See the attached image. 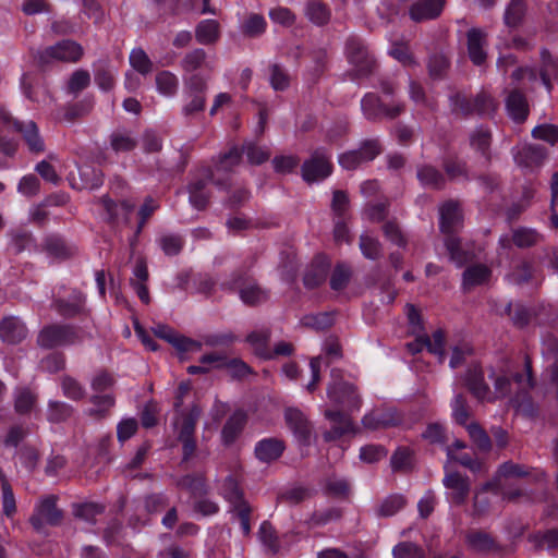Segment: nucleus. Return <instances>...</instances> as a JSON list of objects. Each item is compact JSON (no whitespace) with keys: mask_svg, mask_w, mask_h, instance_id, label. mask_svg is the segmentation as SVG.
I'll list each match as a JSON object with an SVG mask.
<instances>
[{"mask_svg":"<svg viewBox=\"0 0 558 558\" xmlns=\"http://www.w3.org/2000/svg\"><path fill=\"white\" fill-rule=\"evenodd\" d=\"M206 59V52L203 49H195L187 53L182 60V66L185 71L192 72L201 68Z\"/></svg>","mask_w":558,"mask_h":558,"instance_id":"61","label":"nucleus"},{"mask_svg":"<svg viewBox=\"0 0 558 558\" xmlns=\"http://www.w3.org/2000/svg\"><path fill=\"white\" fill-rule=\"evenodd\" d=\"M284 418L301 444H308L311 439V425L305 414L296 408H288L284 412Z\"/></svg>","mask_w":558,"mask_h":558,"instance_id":"18","label":"nucleus"},{"mask_svg":"<svg viewBox=\"0 0 558 558\" xmlns=\"http://www.w3.org/2000/svg\"><path fill=\"white\" fill-rule=\"evenodd\" d=\"M117 71L111 68H99L95 73V82L101 90H110L114 85Z\"/></svg>","mask_w":558,"mask_h":558,"instance_id":"51","label":"nucleus"},{"mask_svg":"<svg viewBox=\"0 0 558 558\" xmlns=\"http://www.w3.org/2000/svg\"><path fill=\"white\" fill-rule=\"evenodd\" d=\"M506 108L509 117L522 122L527 117V104L524 96L518 92L511 93L506 100Z\"/></svg>","mask_w":558,"mask_h":558,"instance_id":"29","label":"nucleus"},{"mask_svg":"<svg viewBox=\"0 0 558 558\" xmlns=\"http://www.w3.org/2000/svg\"><path fill=\"white\" fill-rule=\"evenodd\" d=\"M361 108L366 119L377 120L381 118L393 119L403 111V106L396 104L387 106L375 94H367L361 101Z\"/></svg>","mask_w":558,"mask_h":558,"instance_id":"9","label":"nucleus"},{"mask_svg":"<svg viewBox=\"0 0 558 558\" xmlns=\"http://www.w3.org/2000/svg\"><path fill=\"white\" fill-rule=\"evenodd\" d=\"M345 53L349 62L356 68V74L359 76L366 75L371 72L374 61L360 39H349L345 46Z\"/></svg>","mask_w":558,"mask_h":558,"instance_id":"11","label":"nucleus"},{"mask_svg":"<svg viewBox=\"0 0 558 558\" xmlns=\"http://www.w3.org/2000/svg\"><path fill=\"white\" fill-rule=\"evenodd\" d=\"M405 504L402 495H390L378 507V514L381 517H391L400 511Z\"/></svg>","mask_w":558,"mask_h":558,"instance_id":"43","label":"nucleus"},{"mask_svg":"<svg viewBox=\"0 0 558 558\" xmlns=\"http://www.w3.org/2000/svg\"><path fill=\"white\" fill-rule=\"evenodd\" d=\"M206 82L198 75H193L186 83L185 94L189 98L183 107V113L191 116L195 112L202 111L205 106Z\"/></svg>","mask_w":558,"mask_h":558,"instance_id":"13","label":"nucleus"},{"mask_svg":"<svg viewBox=\"0 0 558 558\" xmlns=\"http://www.w3.org/2000/svg\"><path fill=\"white\" fill-rule=\"evenodd\" d=\"M415 336V340L408 343V349L411 353L415 354L423 349H427L428 352L438 356L439 362L442 363L445 360L444 345H445V336L441 330H436L433 333L432 339L428 338L425 333H413Z\"/></svg>","mask_w":558,"mask_h":558,"instance_id":"12","label":"nucleus"},{"mask_svg":"<svg viewBox=\"0 0 558 558\" xmlns=\"http://www.w3.org/2000/svg\"><path fill=\"white\" fill-rule=\"evenodd\" d=\"M233 289L238 290L241 301L247 305H255L267 300L268 294L254 281L236 279L233 282Z\"/></svg>","mask_w":558,"mask_h":558,"instance_id":"21","label":"nucleus"},{"mask_svg":"<svg viewBox=\"0 0 558 558\" xmlns=\"http://www.w3.org/2000/svg\"><path fill=\"white\" fill-rule=\"evenodd\" d=\"M489 377L494 380V390L484 381V375L477 365L468 371L465 383L471 393L480 401L493 402L497 399L512 396L511 401L520 408V398L524 397L532 388L531 365L525 361L524 374H513L508 368L492 369Z\"/></svg>","mask_w":558,"mask_h":558,"instance_id":"1","label":"nucleus"},{"mask_svg":"<svg viewBox=\"0 0 558 558\" xmlns=\"http://www.w3.org/2000/svg\"><path fill=\"white\" fill-rule=\"evenodd\" d=\"M462 226V214L459 205L454 202H447L439 208V229L445 235V246L450 259L458 266H462L468 259V253L462 251L461 242L453 234Z\"/></svg>","mask_w":558,"mask_h":558,"instance_id":"3","label":"nucleus"},{"mask_svg":"<svg viewBox=\"0 0 558 558\" xmlns=\"http://www.w3.org/2000/svg\"><path fill=\"white\" fill-rule=\"evenodd\" d=\"M90 82V75L85 70L75 71L68 83V88L71 93L76 94L86 88Z\"/></svg>","mask_w":558,"mask_h":558,"instance_id":"60","label":"nucleus"},{"mask_svg":"<svg viewBox=\"0 0 558 558\" xmlns=\"http://www.w3.org/2000/svg\"><path fill=\"white\" fill-rule=\"evenodd\" d=\"M36 403V396L27 388H19L14 393V408L20 414L28 413Z\"/></svg>","mask_w":558,"mask_h":558,"instance_id":"38","label":"nucleus"},{"mask_svg":"<svg viewBox=\"0 0 558 558\" xmlns=\"http://www.w3.org/2000/svg\"><path fill=\"white\" fill-rule=\"evenodd\" d=\"M38 190L39 180L34 174L24 175L17 184V192L27 197L36 195Z\"/></svg>","mask_w":558,"mask_h":558,"instance_id":"63","label":"nucleus"},{"mask_svg":"<svg viewBox=\"0 0 558 558\" xmlns=\"http://www.w3.org/2000/svg\"><path fill=\"white\" fill-rule=\"evenodd\" d=\"M379 145L376 141H367L360 149L341 154L339 156V165L345 170H353L362 162L373 160L379 154Z\"/></svg>","mask_w":558,"mask_h":558,"instance_id":"10","label":"nucleus"},{"mask_svg":"<svg viewBox=\"0 0 558 558\" xmlns=\"http://www.w3.org/2000/svg\"><path fill=\"white\" fill-rule=\"evenodd\" d=\"M470 145L483 156H487L490 146V132L483 126L477 128L470 135Z\"/></svg>","mask_w":558,"mask_h":558,"instance_id":"39","label":"nucleus"},{"mask_svg":"<svg viewBox=\"0 0 558 558\" xmlns=\"http://www.w3.org/2000/svg\"><path fill=\"white\" fill-rule=\"evenodd\" d=\"M492 276L490 269L485 265H473L468 267L462 276L463 289L471 290L472 288L488 282Z\"/></svg>","mask_w":558,"mask_h":558,"instance_id":"26","label":"nucleus"},{"mask_svg":"<svg viewBox=\"0 0 558 558\" xmlns=\"http://www.w3.org/2000/svg\"><path fill=\"white\" fill-rule=\"evenodd\" d=\"M243 153L246 154V157L248 161L253 165H260L262 162L266 161L269 156L270 151L266 147H259L254 144H245L243 146Z\"/></svg>","mask_w":558,"mask_h":558,"instance_id":"54","label":"nucleus"},{"mask_svg":"<svg viewBox=\"0 0 558 558\" xmlns=\"http://www.w3.org/2000/svg\"><path fill=\"white\" fill-rule=\"evenodd\" d=\"M179 487L186 489L193 496H202L206 492V485L203 476H184L179 483Z\"/></svg>","mask_w":558,"mask_h":558,"instance_id":"50","label":"nucleus"},{"mask_svg":"<svg viewBox=\"0 0 558 558\" xmlns=\"http://www.w3.org/2000/svg\"><path fill=\"white\" fill-rule=\"evenodd\" d=\"M220 492L225 499L229 501L230 508L246 502L242 498V493L239 488L238 482L232 476H227L223 480L220 486Z\"/></svg>","mask_w":558,"mask_h":558,"instance_id":"35","label":"nucleus"},{"mask_svg":"<svg viewBox=\"0 0 558 558\" xmlns=\"http://www.w3.org/2000/svg\"><path fill=\"white\" fill-rule=\"evenodd\" d=\"M61 388L63 395L70 399L77 400L84 396V388L82 385L70 376L62 377Z\"/></svg>","mask_w":558,"mask_h":558,"instance_id":"57","label":"nucleus"},{"mask_svg":"<svg viewBox=\"0 0 558 558\" xmlns=\"http://www.w3.org/2000/svg\"><path fill=\"white\" fill-rule=\"evenodd\" d=\"M466 430L471 440L481 449L488 450L490 448V439L486 432L476 423L466 425Z\"/></svg>","mask_w":558,"mask_h":558,"instance_id":"49","label":"nucleus"},{"mask_svg":"<svg viewBox=\"0 0 558 558\" xmlns=\"http://www.w3.org/2000/svg\"><path fill=\"white\" fill-rule=\"evenodd\" d=\"M445 0H420L410 9V17L422 22L437 17L444 9Z\"/></svg>","mask_w":558,"mask_h":558,"instance_id":"23","label":"nucleus"},{"mask_svg":"<svg viewBox=\"0 0 558 558\" xmlns=\"http://www.w3.org/2000/svg\"><path fill=\"white\" fill-rule=\"evenodd\" d=\"M207 179L195 180L189 185V201L190 204L197 210L206 207L209 194L206 191Z\"/></svg>","mask_w":558,"mask_h":558,"instance_id":"31","label":"nucleus"},{"mask_svg":"<svg viewBox=\"0 0 558 558\" xmlns=\"http://www.w3.org/2000/svg\"><path fill=\"white\" fill-rule=\"evenodd\" d=\"M130 63L136 72L143 75L149 73L153 66L151 61L147 57L146 52L141 48L132 50L130 53Z\"/></svg>","mask_w":558,"mask_h":558,"instance_id":"44","label":"nucleus"},{"mask_svg":"<svg viewBox=\"0 0 558 558\" xmlns=\"http://www.w3.org/2000/svg\"><path fill=\"white\" fill-rule=\"evenodd\" d=\"M388 53L393 59L399 61L405 66H411L415 64V60L410 52L409 46L407 41L403 39H390V47L388 48Z\"/></svg>","mask_w":558,"mask_h":558,"instance_id":"34","label":"nucleus"},{"mask_svg":"<svg viewBox=\"0 0 558 558\" xmlns=\"http://www.w3.org/2000/svg\"><path fill=\"white\" fill-rule=\"evenodd\" d=\"M156 87L159 94L170 97L178 89V78L169 71H162L156 76Z\"/></svg>","mask_w":558,"mask_h":558,"instance_id":"37","label":"nucleus"},{"mask_svg":"<svg viewBox=\"0 0 558 558\" xmlns=\"http://www.w3.org/2000/svg\"><path fill=\"white\" fill-rule=\"evenodd\" d=\"M393 558H424V549L412 542H401L392 549Z\"/></svg>","mask_w":558,"mask_h":558,"instance_id":"40","label":"nucleus"},{"mask_svg":"<svg viewBox=\"0 0 558 558\" xmlns=\"http://www.w3.org/2000/svg\"><path fill=\"white\" fill-rule=\"evenodd\" d=\"M512 240L519 247H527L538 241V233L532 229L521 228L513 232Z\"/></svg>","mask_w":558,"mask_h":558,"instance_id":"58","label":"nucleus"},{"mask_svg":"<svg viewBox=\"0 0 558 558\" xmlns=\"http://www.w3.org/2000/svg\"><path fill=\"white\" fill-rule=\"evenodd\" d=\"M267 75L270 86L277 92L286 90L290 85V74L279 63L269 64Z\"/></svg>","mask_w":558,"mask_h":558,"instance_id":"32","label":"nucleus"},{"mask_svg":"<svg viewBox=\"0 0 558 558\" xmlns=\"http://www.w3.org/2000/svg\"><path fill=\"white\" fill-rule=\"evenodd\" d=\"M329 400L340 410H326L325 417L331 423L330 430L324 434L326 441H332L347 434H355L357 428L348 413L359 411L361 398L353 385L333 380L328 389Z\"/></svg>","mask_w":558,"mask_h":558,"instance_id":"2","label":"nucleus"},{"mask_svg":"<svg viewBox=\"0 0 558 558\" xmlns=\"http://www.w3.org/2000/svg\"><path fill=\"white\" fill-rule=\"evenodd\" d=\"M75 332L66 326H49L44 328L38 336V343L44 348H53L73 343Z\"/></svg>","mask_w":558,"mask_h":558,"instance_id":"15","label":"nucleus"},{"mask_svg":"<svg viewBox=\"0 0 558 558\" xmlns=\"http://www.w3.org/2000/svg\"><path fill=\"white\" fill-rule=\"evenodd\" d=\"M305 14L308 20L317 25H322L329 20V12L320 2H310L306 7Z\"/></svg>","mask_w":558,"mask_h":558,"instance_id":"48","label":"nucleus"},{"mask_svg":"<svg viewBox=\"0 0 558 558\" xmlns=\"http://www.w3.org/2000/svg\"><path fill=\"white\" fill-rule=\"evenodd\" d=\"M525 12L523 0H511L505 12V22L508 26H517Z\"/></svg>","mask_w":558,"mask_h":558,"instance_id":"46","label":"nucleus"},{"mask_svg":"<svg viewBox=\"0 0 558 558\" xmlns=\"http://www.w3.org/2000/svg\"><path fill=\"white\" fill-rule=\"evenodd\" d=\"M446 452L448 462H458L474 473L481 472L483 470L482 463L477 459H473L466 453L458 456L453 452L452 448H446Z\"/></svg>","mask_w":558,"mask_h":558,"instance_id":"47","label":"nucleus"},{"mask_svg":"<svg viewBox=\"0 0 558 558\" xmlns=\"http://www.w3.org/2000/svg\"><path fill=\"white\" fill-rule=\"evenodd\" d=\"M101 205L106 210L110 220H129L130 215L133 213L135 204L129 201H123L120 204L113 203L110 198L104 197Z\"/></svg>","mask_w":558,"mask_h":558,"instance_id":"27","label":"nucleus"},{"mask_svg":"<svg viewBox=\"0 0 558 558\" xmlns=\"http://www.w3.org/2000/svg\"><path fill=\"white\" fill-rule=\"evenodd\" d=\"M246 421V415L243 411H235L225 424L221 438L226 445L231 444L239 433L242 430Z\"/></svg>","mask_w":558,"mask_h":558,"instance_id":"30","label":"nucleus"},{"mask_svg":"<svg viewBox=\"0 0 558 558\" xmlns=\"http://www.w3.org/2000/svg\"><path fill=\"white\" fill-rule=\"evenodd\" d=\"M60 511L56 507V499L53 496L44 498L31 519L33 526L40 530L45 523L56 524L60 519Z\"/></svg>","mask_w":558,"mask_h":558,"instance_id":"19","label":"nucleus"},{"mask_svg":"<svg viewBox=\"0 0 558 558\" xmlns=\"http://www.w3.org/2000/svg\"><path fill=\"white\" fill-rule=\"evenodd\" d=\"M268 339V330L254 331L247 336V341L254 347L255 352L262 357L270 359L274 355H290L293 352L292 344L284 341L277 343L272 353L269 352L266 347Z\"/></svg>","mask_w":558,"mask_h":558,"instance_id":"14","label":"nucleus"},{"mask_svg":"<svg viewBox=\"0 0 558 558\" xmlns=\"http://www.w3.org/2000/svg\"><path fill=\"white\" fill-rule=\"evenodd\" d=\"M442 484L447 489V499L450 502L461 505L465 501L470 490L468 478L451 472L446 474Z\"/></svg>","mask_w":558,"mask_h":558,"instance_id":"17","label":"nucleus"},{"mask_svg":"<svg viewBox=\"0 0 558 558\" xmlns=\"http://www.w3.org/2000/svg\"><path fill=\"white\" fill-rule=\"evenodd\" d=\"M326 490L335 497H347L350 493V485L344 478L331 476L326 482Z\"/></svg>","mask_w":558,"mask_h":558,"instance_id":"56","label":"nucleus"},{"mask_svg":"<svg viewBox=\"0 0 558 558\" xmlns=\"http://www.w3.org/2000/svg\"><path fill=\"white\" fill-rule=\"evenodd\" d=\"M27 335V329L17 317H7L0 324V337L4 342L17 343Z\"/></svg>","mask_w":558,"mask_h":558,"instance_id":"24","label":"nucleus"},{"mask_svg":"<svg viewBox=\"0 0 558 558\" xmlns=\"http://www.w3.org/2000/svg\"><path fill=\"white\" fill-rule=\"evenodd\" d=\"M532 135L536 140L554 145L558 141V128L554 124H541L533 129Z\"/></svg>","mask_w":558,"mask_h":558,"instance_id":"53","label":"nucleus"},{"mask_svg":"<svg viewBox=\"0 0 558 558\" xmlns=\"http://www.w3.org/2000/svg\"><path fill=\"white\" fill-rule=\"evenodd\" d=\"M196 39L202 45L215 43L219 37V24L215 20H204L196 27Z\"/></svg>","mask_w":558,"mask_h":558,"instance_id":"33","label":"nucleus"},{"mask_svg":"<svg viewBox=\"0 0 558 558\" xmlns=\"http://www.w3.org/2000/svg\"><path fill=\"white\" fill-rule=\"evenodd\" d=\"M417 178L424 186L439 187L442 184V175L429 166L421 168Z\"/></svg>","mask_w":558,"mask_h":558,"instance_id":"52","label":"nucleus"},{"mask_svg":"<svg viewBox=\"0 0 558 558\" xmlns=\"http://www.w3.org/2000/svg\"><path fill=\"white\" fill-rule=\"evenodd\" d=\"M468 38V53L471 61L481 65L485 62L487 57V40L486 34L478 28H472L466 34Z\"/></svg>","mask_w":558,"mask_h":558,"instance_id":"20","label":"nucleus"},{"mask_svg":"<svg viewBox=\"0 0 558 558\" xmlns=\"http://www.w3.org/2000/svg\"><path fill=\"white\" fill-rule=\"evenodd\" d=\"M387 456V451L381 446L369 445L364 446L360 450V459L367 463H374Z\"/></svg>","mask_w":558,"mask_h":558,"instance_id":"62","label":"nucleus"},{"mask_svg":"<svg viewBox=\"0 0 558 558\" xmlns=\"http://www.w3.org/2000/svg\"><path fill=\"white\" fill-rule=\"evenodd\" d=\"M82 54L83 49L78 44L72 40H62L39 52L38 59L43 64L49 63L53 60L75 62L82 57Z\"/></svg>","mask_w":558,"mask_h":558,"instance_id":"8","label":"nucleus"},{"mask_svg":"<svg viewBox=\"0 0 558 558\" xmlns=\"http://www.w3.org/2000/svg\"><path fill=\"white\" fill-rule=\"evenodd\" d=\"M266 20L259 14H251L242 24V33L255 37L263 34L266 29Z\"/></svg>","mask_w":558,"mask_h":558,"instance_id":"41","label":"nucleus"},{"mask_svg":"<svg viewBox=\"0 0 558 558\" xmlns=\"http://www.w3.org/2000/svg\"><path fill=\"white\" fill-rule=\"evenodd\" d=\"M546 155L539 145H523L514 153V160L520 167L534 168L542 165Z\"/></svg>","mask_w":558,"mask_h":558,"instance_id":"22","label":"nucleus"},{"mask_svg":"<svg viewBox=\"0 0 558 558\" xmlns=\"http://www.w3.org/2000/svg\"><path fill=\"white\" fill-rule=\"evenodd\" d=\"M330 158L324 149H317L302 166V177L308 182H319L331 174Z\"/></svg>","mask_w":558,"mask_h":558,"instance_id":"7","label":"nucleus"},{"mask_svg":"<svg viewBox=\"0 0 558 558\" xmlns=\"http://www.w3.org/2000/svg\"><path fill=\"white\" fill-rule=\"evenodd\" d=\"M71 408L64 402L50 401L48 409V420L51 422H61L71 415Z\"/></svg>","mask_w":558,"mask_h":558,"instance_id":"59","label":"nucleus"},{"mask_svg":"<svg viewBox=\"0 0 558 558\" xmlns=\"http://www.w3.org/2000/svg\"><path fill=\"white\" fill-rule=\"evenodd\" d=\"M529 475V472L523 465L513 463L511 461L501 464L494 477V480L485 484L481 492H477L474 497V506L478 510L483 509L481 495L486 490H494L498 493L507 484L508 480L521 478Z\"/></svg>","mask_w":558,"mask_h":558,"instance_id":"5","label":"nucleus"},{"mask_svg":"<svg viewBox=\"0 0 558 558\" xmlns=\"http://www.w3.org/2000/svg\"><path fill=\"white\" fill-rule=\"evenodd\" d=\"M401 423V417L395 409L374 410L366 413L362 418V424L366 429L377 430L388 428Z\"/></svg>","mask_w":558,"mask_h":558,"instance_id":"16","label":"nucleus"},{"mask_svg":"<svg viewBox=\"0 0 558 558\" xmlns=\"http://www.w3.org/2000/svg\"><path fill=\"white\" fill-rule=\"evenodd\" d=\"M360 248L364 257L375 260L381 255V246L377 239L363 233L360 239Z\"/></svg>","mask_w":558,"mask_h":558,"instance_id":"42","label":"nucleus"},{"mask_svg":"<svg viewBox=\"0 0 558 558\" xmlns=\"http://www.w3.org/2000/svg\"><path fill=\"white\" fill-rule=\"evenodd\" d=\"M135 145V140L128 132L117 131L111 135V147L116 153L130 151Z\"/></svg>","mask_w":558,"mask_h":558,"instance_id":"45","label":"nucleus"},{"mask_svg":"<svg viewBox=\"0 0 558 558\" xmlns=\"http://www.w3.org/2000/svg\"><path fill=\"white\" fill-rule=\"evenodd\" d=\"M284 445L276 438H265L259 440L255 446V456L262 461L269 463L277 460L283 452Z\"/></svg>","mask_w":558,"mask_h":558,"instance_id":"25","label":"nucleus"},{"mask_svg":"<svg viewBox=\"0 0 558 558\" xmlns=\"http://www.w3.org/2000/svg\"><path fill=\"white\" fill-rule=\"evenodd\" d=\"M351 277V269L347 265H338L330 279V286L333 290H342L349 282Z\"/></svg>","mask_w":558,"mask_h":558,"instance_id":"55","label":"nucleus"},{"mask_svg":"<svg viewBox=\"0 0 558 558\" xmlns=\"http://www.w3.org/2000/svg\"><path fill=\"white\" fill-rule=\"evenodd\" d=\"M412 451L409 448H399L391 457V468L395 471L404 470L411 465Z\"/></svg>","mask_w":558,"mask_h":558,"instance_id":"64","label":"nucleus"},{"mask_svg":"<svg viewBox=\"0 0 558 558\" xmlns=\"http://www.w3.org/2000/svg\"><path fill=\"white\" fill-rule=\"evenodd\" d=\"M453 110H459L464 114L478 113L488 116L496 109L495 100L486 93L478 94L474 99H468L463 95H456L451 98Z\"/></svg>","mask_w":558,"mask_h":558,"instance_id":"6","label":"nucleus"},{"mask_svg":"<svg viewBox=\"0 0 558 558\" xmlns=\"http://www.w3.org/2000/svg\"><path fill=\"white\" fill-rule=\"evenodd\" d=\"M201 409L193 407L189 412H178V416L173 417L172 427L178 440L182 444L184 461L191 459L196 450L194 430Z\"/></svg>","mask_w":558,"mask_h":558,"instance_id":"4","label":"nucleus"},{"mask_svg":"<svg viewBox=\"0 0 558 558\" xmlns=\"http://www.w3.org/2000/svg\"><path fill=\"white\" fill-rule=\"evenodd\" d=\"M533 277V269L526 262H518L506 276V280L513 286H522Z\"/></svg>","mask_w":558,"mask_h":558,"instance_id":"36","label":"nucleus"},{"mask_svg":"<svg viewBox=\"0 0 558 558\" xmlns=\"http://www.w3.org/2000/svg\"><path fill=\"white\" fill-rule=\"evenodd\" d=\"M542 69L539 76L547 92L550 93L553 85L551 78H558V59L554 58L548 51H542Z\"/></svg>","mask_w":558,"mask_h":558,"instance_id":"28","label":"nucleus"}]
</instances>
